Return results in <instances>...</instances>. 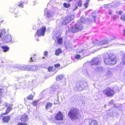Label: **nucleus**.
Segmentation results:
<instances>
[{
	"instance_id": "obj_13",
	"label": "nucleus",
	"mask_w": 125,
	"mask_h": 125,
	"mask_svg": "<svg viewBox=\"0 0 125 125\" xmlns=\"http://www.w3.org/2000/svg\"><path fill=\"white\" fill-rule=\"evenodd\" d=\"M12 109V108L10 106H8L6 110L4 113L2 114L1 115V116H3L4 115H7L9 114V113Z\"/></svg>"
},
{
	"instance_id": "obj_39",
	"label": "nucleus",
	"mask_w": 125,
	"mask_h": 125,
	"mask_svg": "<svg viewBox=\"0 0 125 125\" xmlns=\"http://www.w3.org/2000/svg\"><path fill=\"white\" fill-rule=\"evenodd\" d=\"M60 64L59 63H57L56 64H55L54 65V66L55 67V68H58L60 66Z\"/></svg>"
},
{
	"instance_id": "obj_10",
	"label": "nucleus",
	"mask_w": 125,
	"mask_h": 125,
	"mask_svg": "<svg viewBox=\"0 0 125 125\" xmlns=\"http://www.w3.org/2000/svg\"><path fill=\"white\" fill-rule=\"evenodd\" d=\"M55 118L57 120L62 121L63 120V115L62 113L59 111L56 115Z\"/></svg>"
},
{
	"instance_id": "obj_23",
	"label": "nucleus",
	"mask_w": 125,
	"mask_h": 125,
	"mask_svg": "<svg viewBox=\"0 0 125 125\" xmlns=\"http://www.w3.org/2000/svg\"><path fill=\"white\" fill-rule=\"evenodd\" d=\"M62 52L61 49L60 48H58L56 50L55 54L57 56H59L60 54L62 53Z\"/></svg>"
},
{
	"instance_id": "obj_43",
	"label": "nucleus",
	"mask_w": 125,
	"mask_h": 125,
	"mask_svg": "<svg viewBox=\"0 0 125 125\" xmlns=\"http://www.w3.org/2000/svg\"><path fill=\"white\" fill-rule=\"evenodd\" d=\"M20 16V14H19V13H17V14L16 13L15 14V17H18L19 16Z\"/></svg>"
},
{
	"instance_id": "obj_41",
	"label": "nucleus",
	"mask_w": 125,
	"mask_h": 125,
	"mask_svg": "<svg viewBox=\"0 0 125 125\" xmlns=\"http://www.w3.org/2000/svg\"><path fill=\"white\" fill-rule=\"evenodd\" d=\"M109 4H106L104 5V8H109Z\"/></svg>"
},
{
	"instance_id": "obj_44",
	"label": "nucleus",
	"mask_w": 125,
	"mask_h": 125,
	"mask_svg": "<svg viewBox=\"0 0 125 125\" xmlns=\"http://www.w3.org/2000/svg\"><path fill=\"white\" fill-rule=\"evenodd\" d=\"M122 13V11L121 10H120L119 12H117V13L119 14L120 15H121Z\"/></svg>"
},
{
	"instance_id": "obj_26",
	"label": "nucleus",
	"mask_w": 125,
	"mask_h": 125,
	"mask_svg": "<svg viewBox=\"0 0 125 125\" xmlns=\"http://www.w3.org/2000/svg\"><path fill=\"white\" fill-rule=\"evenodd\" d=\"M1 48L4 52L8 51L10 49V48L8 46H2L1 47Z\"/></svg>"
},
{
	"instance_id": "obj_56",
	"label": "nucleus",
	"mask_w": 125,
	"mask_h": 125,
	"mask_svg": "<svg viewBox=\"0 0 125 125\" xmlns=\"http://www.w3.org/2000/svg\"><path fill=\"white\" fill-rule=\"evenodd\" d=\"M1 102H0V103H1Z\"/></svg>"
},
{
	"instance_id": "obj_51",
	"label": "nucleus",
	"mask_w": 125,
	"mask_h": 125,
	"mask_svg": "<svg viewBox=\"0 0 125 125\" xmlns=\"http://www.w3.org/2000/svg\"><path fill=\"white\" fill-rule=\"evenodd\" d=\"M123 60L125 61V55L123 58Z\"/></svg>"
},
{
	"instance_id": "obj_54",
	"label": "nucleus",
	"mask_w": 125,
	"mask_h": 125,
	"mask_svg": "<svg viewBox=\"0 0 125 125\" xmlns=\"http://www.w3.org/2000/svg\"><path fill=\"white\" fill-rule=\"evenodd\" d=\"M35 37H36V36L35 35Z\"/></svg>"
},
{
	"instance_id": "obj_45",
	"label": "nucleus",
	"mask_w": 125,
	"mask_h": 125,
	"mask_svg": "<svg viewBox=\"0 0 125 125\" xmlns=\"http://www.w3.org/2000/svg\"><path fill=\"white\" fill-rule=\"evenodd\" d=\"M48 52L47 51H45L44 53V56H46L47 55Z\"/></svg>"
},
{
	"instance_id": "obj_32",
	"label": "nucleus",
	"mask_w": 125,
	"mask_h": 125,
	"mask_svg": "<svg viewBox=\"0 0 125 125\" xmlns=\"http://www.w3.org/2000/svg\"><path fill=\"white\" fill-rule=\"evenodd\" d=\"M120 19L121 20L123 21H125V13L121 16Z\"/></svg>"
},
{
	"instance_id": "obj_11",
	"label": "nucleus",
	"mask_w": 125,
	"mask_h": 125,
	"mask_svg": "<svg viewBox=\"0 0 125 125\" xmlns=\"http://www.w3.org/2000/svg\"><path fill=\"white\" fill-rule=\"evenodd\" d=\"M58 33H55L53 35V38H54L55 37H56L57 41V43L59 44H62L63 42V40L62 37L59 38V36H61V35L60 34V36H58L57 35Z\"/></svg>"
},
{
	"instance_id": "obj_36",
	"label": "nucleus",
	"mask_w": 125,
	"mask_h": 125,
	"mask_svg": "<svg viewBox=\"0 0 125 125\" xmlns=\"http://www.w3.org/2000/svg\"><path fill=\"white\" fill-rule=\"evenodd\" d=\"M89 5V3L88 2H86L84 3L83 4V5L84 7L85 8H86L88 7V6Z\"/></svg>"
},
{
	"instance_id": "obj_27",
	"label": "nucleus",
	"mask_w": 125,
	"mask_h": 125,
	"mask_svg": "<svg viewBox=\"0 0 125 125\" xmlns=\"http://www.w3.org/2000/svg\"><path fill=\"white\" fill-rule=\"evenodd\" d=\"M47 69L48 71L50 72H53L55 70V69L54 68L53 66H49Z\"/></svg>"
},
{
	"instance_id": "obj_40",
	"label": "nucleus",
	"mask_w": 125,
	"mask_h": 125,
	"mask_svg": "<svg viewBox=\"0 0 125 125\" xmlns=\"http://www.w3.org/2000/svg\"><path fill=\"white\" fill-rule=\"evenodd\" d=\"M80 21L82 23L84 22L85 21L84 18H81L80 19Z\"/></svg>"
},
{
	"instance_id": "obj_4",
	"label": "nucleus",
	"mask_w": 125,
	"mask_h": 125,
	"mask_svg": "<svg viewBox=\"0 0 125 125\" xmlns=\"http://www.w3.org/2000/svg\"><path fill=\"white\" fill-rule=\"evenodd\" d=\"M83 26L81 24H74L71 26L70 28V31L73 33H75L82 30Z\"/></svg>"
},
{
	"instance_id": "obj_25",
	"label": "nucleus",
	"mask_w": 125,
	"mask_h": 125,
	"mask_svg": "<svg viewBox=\"0 0 125 125\" xmlns=\"http://www.w3.org/2000/svg\"><path fill=\"white\" fill-rule=\"evenodd\" d=\"M4 93L3 90L0 88V102H2L1 98L4 96Z\"/></svg>"
},
{
	"instance_id": "obj_3",
	"label": "nucleus",
	"mask_w": 125,
	"mask_h": 125,
	"mask_svg": "<svg viewBox=\"0 0 125 125\" xmlns=\"http://www.w3.org/2000/svg\"><path fill=\"white\" fill-rule=\"evenodd\" d=\"M88 86L87 82L83 79L79 80L76 84V88L79 91H81Z\"/></svg>"
},
{
	"instance_id": "obj_17",
	"label": "nucleus",
	"mask_w": 125,
	"mask_h": 125,
	"mask_svg": "<svg viewBox=\"0 0 125 125\" xmlns=\"http://www.w3.org/2000/svg\"><path fill=\"white\" fill-rule=\"evenodd\" d=\"M65 47L66 49L69 50H72V49L73 48L72 43L70 42H68L65 44Z\"/></svg>"
},
{
	"instance_id": "obj_30",
	"label": "nucleus",
	"mask_w": 125,
	"mask_h": 125,
	"mask_svg": "<svg viewBox=\"0 0 125 125\" xmlns=\"http://www.w3.org/2000/svg\"><path fill=\"white\" fill-rule=\"evenodd\" d=\"M95 14V13L94 12H92V15L93 16L91 18L92 21H95L96 16L94 15Z\"/></svg>"
},
{
	"instance_id": "obj_34",
	"label": "nucleus",
	"mask_w": 125,
	"mask_h": 125,
	"mask_svg": "<svg viewBox=\"0 0 125 125\" xmlns=\"http://www.w3.org/2000/svg\"><path fill=\"white\" fill-rule=\"evenodd\" d=\"M46 17L48 18H49L51 17L52 16V15L50 14L49 12H47L46 14Z\"/></svg>"
},
{
	"instance_id": "obj_52",
	"label": "nucleus",
	"mask_w": 125,
	"mask_h": 125,
	"mask_svg": "<svg viewBox=\"0 0 125 125\" xmlns=\"http://www.w3.org/2000/svg\"><path fill=\"white\" fill-rule=\"evenodd\" d=\"M30 59H30V62L32 61V58H31H31H30Z\"/></svg>"
},
{
	"instance_id": "obj_48",
	"label": "nucleus",
	"mask_w": 125,
	"mask_h": 125,
	"mask_svg": "<svg viewBox=\"0 0 125 125\" xmlns=\"http://www.w3.org/2000/svg\"><path fill=\"white\" fill-rule=\"evenodd\" d=\"M109 14L111 15H112V11H109Z\"/></svg>"
},
{
	"instance_id": "obj_2",
	"label": "nucleus",
	"mask_w": 125,
	"mask_h": 125,
	"mask_svg": "<svg viewBox=\"0 0 125 125\" xmlns=\"http://www.w3.org/2000/svg\"><path fill=\"white\" fill-rule=\"evenodd\" d=\"M68 114L70 119L72 120L77 119L81 116L79 113V110L74 107L70 109Z\"/></svg>"
},
{
	"instance_id": "obj_33",
	"label": "nucleus",
	"mask_w": 125,
	"mask_h": 125,
	"mask_svg": "<svg viewBox=\"0 0 125 125\" xmlns=\"http://www.w3.org/2000/svg\"><path fill=\"white\" fill-rule=\"evenodd\" d=\"M24 3L23 2H19V4L18 5V6L20 7H21L23 8L24 6L23 5V3Z\"/></svg>"
},
{
	"instance_id": "obj_20",
	"label": "nucleus",
	"mask_w": 125,
	"mask_h": 125,
	"mask_svg": "<svg viewBox=\"0 0 125 125\" xmlns=\"http://www.w3.org/2000/svg\"><path fill=\"white\" fill-rule=\"evenodd\" d=\"M52 105V103L50 102H47L45 105V108L46 109H50L51 108Z\"/></svg>"
},
{
	"instance_id": "obj_1",
	"label": "nucleus",
	"mask_w": 125,
	"mask_h": 125,
	"mask_svg": "<svg viewBox=\"0 0 125 125\" xmlns=\"http://www.w3.org/2000/svg\"><path fill=\"white\" fill-rule=\"evenodd\" d=\"M105 63L109 65L115 64L117 62V58L116 56L112 53H107L104 57Z\"/></svg>"
},
{
	"instance_id": "obj_49",
	"label": "nucleus",
	"mask_w": 125,
	"mask_h": 125,
	"mask_svg": "<svg viewBox=\"0 0 125 125\" xmlns=\"http://www.w3.org/2000/svg\"><path fill=\"white\" fill-rule=\"evenodd\" d=\"M123 32L124 35H125V29H124L123 30Z\"/></svg>"
},
{
	"instance_id": "obj_9",
	"label": "nucleus",
	"mask_w": 125,
	"mask_h": 125,
	"mask_svg": "<svg viewBox=\"0 0 125 125\" xmlns=\"http://www.w3.org/2000/svg\"><path fill=\"white\" fill-rule=\"evenodd\" d=\"M92 65H97L100 64L101 63V61L98 58H94L91 61Z\"/></svg>"
},
{
	"instance_id": "obj_37",
	"label": "nucleus",
	"mask_w": 125,
	"mask_h": 125,
	"mask_svg": "<svg viewBox=\"0 0 125 125\" xmlns=\"http://www.w3.org/2000/svg\"><path fill=\"white\" fill-rule=\"evenodd\" d=\"M37 101H34L32 102V104L34 106H35L37 105Z\"/></svg>"
},
{
	"instance_id": "obj_31",
	"label": "nucleus",
	"mask_w": 125,
	"mask_h": 125,
	"mask_svg": "<svg viewBox=\"0 0 125 125\" xmlns=\"http://www.w3.org/2000/svg\"><path fill=\"white\" fill-rule=\"evenodd\" d=\"M63 6L65 8H68L71 5L70 3L67 4L66 3H64L63 4Z\"/></svg>"
},
{
	"instance_id": "obj_8",
	"label": "nucleus",
	"mask_w": 125,
	"mask_h": 125,
	"mask_svg": "<svg viewBox=\"0 0 125 125\" xmlns=\"http://www.w3.org/2000/svg\"><path fill=\"white\" fill-rule=\"evenodd\" d=\"M1 40L3 43H8L12 40L11 36L10 34L4 35L1 38Z\"/></svg>"
},
{
	"instance_id": "obj_50",
	"label": "nucleus",
	"mask_w": 125,
	"mask_h": 125,
	"mask_svg": "<svg viewBox=\"0 0 125 125\" xmlns=\"http://www.w3.org/2000/svg\"><path fill=\"white\" fill-rule=\"evenodd\" d=\"M123 76L125 78V72L123 73Z\"/></svg>"
},
{
	"instance_id": "obj_24",
	"label": "nucleus",
	"mask_w": 125,
	"mask_h": 125,
	"mask_svg": "<svg viewBox=\"0 0 125 125\" xmlns=\"http://www.w3.org/2000/svg\"><path fill=\"white\" fill-rule=\"evenodd\" d=\"M64 77V75H63L58 74L56 77V80L57 81H59L62 80Z\"/></svg>"
},
{
	"instance_id": "obj_22",
	"label": "nucleus",
	"mask_w": 125,
	"mask_h": 125,
	"mask_svg": "<svg viewBox=\"0 0 125 125\" xmlns=\"http://www.w3.org/2000/svg\"><path fill=\"white\" fill-rule=\"evenodd\" d=\"M77 6H76L75 8L73 10L74 11L78 8V6L80 7L82 6V1L81 0H79L78 1H77Z\"/></svg>"
},
{
	"instance_id": "obj_12",
	"label": "nucleus",
	"mask_w": 125,
	"mask_h": 125,
	"mask_svg": "<svg viewBox=\"0 0 125 125\" xmlns=\"http://www.w3.org/2000/svg\"><path fill=\"white\" fill-rule=\"evenodd\" d=\"M28 119V117L27 115L25 114H24L21 115L20 118V120L21 121L25 122L27 121Z\"/></svg>"
},
{
	"instance_id": "obj_6",
	"label": "nucleus",
	"mask_w": 125,
	"mask_h": 125,
	"mask_svg": "<svg viewBox=\"0 0 125 125\" xmlns=\"http://www.w3.org/2000/svg\"><path fill=\"white\" fill-rule=\"evenodd\" d=\"M74 18V16L72 15H67L62 19V25H65L68 24Z\"/></svg>"
},
{
	"instance_id": "obj_53",
	"label": "nucleus",
	"mask_w": 125,
	"mask_h": 125,
	"mask_svg": "<svg viewBox=\"0 0 125 125\" xmlns=\"http://www.w3.org/2000/svg\"><path fill=\"white\" fill-rule=\"evenodd\" d=\"M90 0H87L86 2H88V3H89V1Z\"/></svg>"
},
{
	"instance_id": "obj_5",
	"label": "nucleus",
	"mask_w": 125,
	"mask_h": 125,
	"mask_svg": "<svg viewBox=\"0 0 125 125\" xmlns=\"http://www.w3.org/2000/svg\"><path fill=\"white\" fill-rule=\"evenodd\" d=\"M104 95L107 97H112L115 94V92L110 87H107L102 91Z\"/></svg>"
},
{
	"instance_id": "obj_19",
	"label": "nucleus",
	"mask_w": 125,
	"mask_h": 125,
	"mask_svg": "<svg viewBox=\"0 0 125 125\" xmlns=\"http://www.w3.org/2000/svg\"><path fill=\"white\" fill-rule=\"evenodd\" d=\"M89 124V125H98V123L96 120L92 119L90 120Z\"/></svg>"
},
{
	"instance_id": "obj_14",
	"label": "nucleus",
	"mask_w": 125,
	"mask_h": 125,
	"mask_svg": "<svg viewBox=\"0 0 125 125\" xmlns=\"http://www.w3.org/2000/svg\"><path fill=\"white\" fill-rule=\"evenodd\" d=\"M10 115L5 116L2 118V120L3 122L5 123H8L10 120Z\"/></svg>"
},
{
	"instance_id": "obj_47",
	"label": "nucleus",
	"mask_w": 125,
	"mask_h": 125,
	"mask_svg": "<svg viewBox=\"0 0 125 125\" xmlns=\"http://www.w3.org/2000/svg\"><path fill=\"white\" fill-rule=\"evenodd\" d=\"M83 52V50H81L80 51H78V52L79 53H81L82 52Z\"/></svg>"
},
{
	"instance_id": "obj_55",
	"label": "nucleus",
	"mask_w": 125,
	"mask_h": 125,
	"mask_svg": "<svg viewBox=\"0 0 125 125\" xmlns=\"http://www.w3.org/2000/svg\"><path fill=\"white\" fill-rule=\"evenodd\" d=\"M14 12V13H15V12Z\"/></svg>"
},
{
	"instance_id": "obj_42",
	"label": "nucleus",
	"mask_w": 125,
	"mask_h": 125,
	"mask_svg": "<svg viewBox=\"0 0 125 125\" xmlns=\"http://www.w3.org/2000/svg\"><path fill=\"white\" fill-rule=\"evenodd\" d=\"M114 40L115 41H116V38L115 37H112V38H111L110 40L111 41H112V40Z\"/></svg>"
},
{
	"instance_id": "obj_35",
	"label": "nucleus",
	"mask_w": 125,
	"mask_h": 125,
	"mask_svg": "<svg viewBox=\"0 0 125 125\" xmlns=\"http://www.w3.org/2000/svg\"><path fill=\"white\" fill-rule=\"evenodd\" d=\"M81 57V55L79 54H77L75 56V58L77 59H79Z\"/></svg>"
},
{
	"instance_id": "obj_7",
	"label": "nucleus",
	"mask_w": 125,
	"mask_h": 125,
	"mask_svg": "<svg viewBox=\"0 0 125 125\" xmlns=\"http://www.w3.org/2000/svg\"><path fill=\"white\" fill-rule=\"evenodd\" d=\"M46 30V28L44 26L42 28H39L36 31V34L38 37L41 36H44Z\"/></svg>"
},
{
	"instance_id": "obj_38",
	"label": "nucleus",
	"mask_w": 125,
	"mask_h": 125,
	"mask_svg": "<svg viewBox=\"0 0 125 125\" xmlns=\"http://www.w3.org/2000/svg\"><path fill=\"white\" fill-rule=\"evenodd\" d=\"M18 125H27V124L26 123H23L21 122H19L18 123Z\"/></svg>"
},
{
	"instance_id": "obj_18",
	"label": "nucleus",
	"mask_w": 125,
	"mask_h": 125,
	"mask_svg": "<svg viewBox=\"0 0 125 125\" xmlns=\"http://www.w3.org/2000/svg\"><path fill=\"white\" fill-rule=\"evenodd\" d=\"M29 71H35L37 70L38 66L35 65H29Z\"/></svg>"
},
{
	"instance_id": "obj_21",
	"label": "nucleus",
	"mask_w": 125,
	"mask_h": 125,
	"mask_svg": "<svg viewBox=\"0 0 125 125\" xmlns=\"http://www.w3.org/2000/svg\"><path fill=\"white\" fill-rule=\"evenodd\" d=\"M96 71L99 73H102L104 71V68L101 66H98L96 68Z\"/></svg>"
},
{
	"instance_id": "obj_15",
	"label": "nucleus",
	"mask_w": 125,
	"mask_h": 125,
	"mask_svg": "<svg viewBox=\"0 0 125 125\" xmlns=\"http://www.w3.org/2000/svg\"><path fill=\"white\" fill-rule=\"evenodd\" d=\"M15 68H19L21 70H24L29 71V65H25L18 67H15Z\"/></svg>"
},
{
	"instance_id": "obj_29",
	"label": "nucleus",
	"mask_w": 125,
	"mask_h": 125,
	"mask_svg": "<svg viewBox=\"0 0 125 125\" xmlns=\"http://www.w3.org/2000/svg\"><path fill=\"white\" fill-rule=\"evenodd\" d=\"M34 96L32 94H31L28 96L27 97V99L28 100H32Z\"/></svg>"
},
{
	"instance_id": "obj_28",
	"label": "nucleus",
	"mask_w": 125,
	"mask_h": 125,
	"mask_svg": "<svg viewBox=\"0 0 125 125\" xmlns=\"http://www.w3.org/2000/svg\"><path fill=\"white\" fill-rule=\"evenodd\" d=\"M1 32H0V38L4 34L6 33V31L5 29H2L0 30Z\"/></svg>"
},
{
	"instance_id": "obj_46",
	"label": "nucleus",
	"mask_w": 125,
	"mask_h": 125,
	"mask_svg": "<svg viewBox=\"0 0 125 125\" xmlns=\"http://www.w3.org/2000/svg\"><path fill=\"white\" fill-rule=\"evenodd\" d=\"M112 18L113 20H115L116 19V18L115 16H113L112 17Z\"/></svg>"
},
{
	"instance_id": "obj_16",
	"label": "nucleus",
	"mask_w": 125,
	"mask_h": 125,
	"mask_svg": "<svg viewBox=\"0 0 125 125\" xmlns=\"http://www.w3.org/2000/svg\"><path fill=\"white\" fill-rule=\"evenodd\" d=\"M108 40H104L99 42L97 43V45L101 46L103 45L106 44H108Z\"/></svg>"
}]
</instances>
